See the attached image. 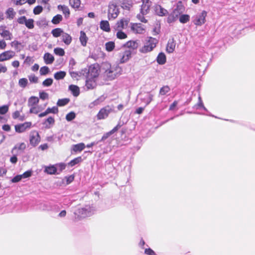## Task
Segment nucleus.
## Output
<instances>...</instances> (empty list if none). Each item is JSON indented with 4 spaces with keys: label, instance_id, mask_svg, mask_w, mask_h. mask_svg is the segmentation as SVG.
<instances>
[{
    "label": "nucleus",
    "instance_id": "69168bd1",
    "mask_svg": "<svg viewBox=\"0 0 255 255\" xmlns=\"http://www.w3.org/2000/svg\"><path fill=\"white\" fill-rule=\"evenodd\" d=\"M7 70V69L5 66L1 64H0V74L1 73H5L6 72Z\"/></svg>",
    "mask_w": 255,
    "mask_h": 255
},
{
    "label": "nucleus",
    "instance_id": "423d86ee",
    "mask_svg": "<svg viewBox=\"0 0 255 255\" xmlns=\"http://www.w3.org/2000/svg\"><path fill=\"white\" fill-rule=\"evenodd\" d=\"M120 63L127 62L131 58V52L129 50L121 51L117 54Z\"/></svg>",
    "mask_w": 255,
    "mask_h": 255
},
{
    "label": "nucleus",
    "instance_id": "6e6d98bb",
    "mask_svg": "<svg viewBox=\"0 0 255 255\" xmlns=\"http://www.w3.org/2000/svg\"><path fill=\"white\" fill-rule=\"evenodd\" d=\"M43 10V7L42 6L37 5L33 9V13L37 15L40 14Z\"/></svg>",
    "mask_w": 255,
    "mask_h": 255
},
{
    "label": "nucleus",
    "instance_id": "0eeeda50",
    "mask_svg": "<svg viewBox=\"0 0 255 255\" xmlns=\"http://www.w3.org/2000/svg\"><path fill=\"white\" fill-rule=\"evenodd\" d=\"M90 212V207L88 209H86L85 208H81L78 209L74 213L75 215L74 219L75 221H77V220H80L82 218L85 217Z\"/></svg>",
    "mask_w": 255,
    "mask_h": 255
},
{
    "label": "nucleus",
    "instance_id": "49530a36",
    "mask_svg": "<svg viewBox=\"0 0 255 255\" xmlns=\"http://www.w3.org/2000/svg\"><path fill=\"white\" fill-rule=\"evenodd\" d=\"M54 53L60 56H63L65 54V51L63 49L61 48H56L54 49Z\"/></svg>",
    "mask_w": 255,
    "mask_h": 255
},
{
    "label": "nucleus",
    "instance_id": "473e14b6",
    "mask_svg": "<svg viewBox=\"0 0 255 255\" xmlns=\"http://www.w3.org/2000/svg\"><path fill=\"white\" fill-rule=\"evenodd\" d=\"M66 73L65 71H60L55 73L54 75V78L57 80L63 79L66 76Z\"/></svg>",
    "mask_w": 255,
    "mask_h": 255
},
{
    "label": "nucleus",
    "instance_id": "e2e57ef3",
    "mask_svg": "<svg viewBox=\"0 0 255 255\" xmlns=\"http://www.w3.org/2000/svg\"><path fill=\"white\" fill-rule=\"evenodd\" d=\"M31 175V171H26L24 172L21 175L22 176V178H28Z\"/></svg>",
    "mask_w": 255,
    "mask_h": 255
},
{
    "label": "nucleus",
    "instance_id": "ea45409f",
    "mask_svg": "<svg viewBox=\"0 0 255 255\" xmlns=\"http://www.w3.org/2000/svg\"><path fill=\"white\" fill-rule=\"evenodd\" d=\"M70 102V99L68 98H64L59 99L57 102L58 106L62 107L66 105Z\"/></svg>",
    "mask_w": 255,
    "mask_h": 255
},
{
    "label": "nucleus",
    "instance_id": "864d4df0",
    "mask_svg": "<svg viewBox=\"0 0 255 255\" xmlns=\"http://www.w3.org/2000/svg\"><path fill=\"white\" fill-rule=\"evenodd\" d=\"M28 79L30 83H37L38 78L34 74H31L28 76Z\"/></svg>",
    "mask_w": 255,
    "mask_h": 255
},
{
    "label": "nucleus",
    "instance_id": "9d476101",
    "mask_svg": "<svg viewBox=\"0 0 255 255\" xmlns=\"http://www.w3.org/2000/svg\"><path fill=\"white\" fill-rule=\"evenodd\" d=\"M0 35L6 40H10L12 38V33L6 29L5 25H0Z\"/></svg>",
    "mask_w": 255,
    "mask_h": 255
},
{
    "label": "nucleus",
    "instance_id": "6e6552de",
    "mask_svg": "<svg viewBox=\"0 0 255 255\" xmlns=\"http://www.w3.org/2000/svg\"><path fill=\"white\" fill-rule=\"evenodd\" d=\"M31 127L32 123L31 122H26L22 124L16 125L14 126V128L16 132L22 133L30 128Z\"/></svg>",
    "mask_w": 255,
    "mask_h": 255
},
{
    "label": "nucleus",
    "instance_id": "a19ab883",
    "mask_svg": "<svg viewBox=\"0 0 255 255\" xmlns=\"http://www.w3.org/2000/svg\"><path fill=\"white\" fill-rule=\"evenodd\" d=\"M116 36L118 39H125L127 38L128 35L124 32L122 31V30H118L116 34Z\"/></svg>",
    "mask_w": 255,
    "mask_h": 255
},
{
    "label": "nucleus",
    "instance_id": "c03bdc74",
    "mask_svg": "<svg viewBox=\"0 0 255 255\" xmlns=\"http://www.w3.org/2000/svg\"><path fill=\"white\" fill-rule=\"evenodd\" d=\"M41 111V109L36 105L30 107L29 113L31 114H37Z\"/></svg>",
    "mask_w": 255,
    "mask_h": 255
},
{
    "label": "nucleus",
    "instance_id": "37998d69",
    "mask_svg": "<svg viewBox=\"0 0 255 255\" xmlns=\"http://www.w3.org/2000/svg\"><path fill=\"white\" fill-rule=\"evenodd\" d=\"M95 85V82L93 80L89 79L86 81V86L88 89H93Z\"/></svg>",
    "mask_w": 255,
    "mask_h": 255
},
{
    "label": "nucleus",
    "instance_id": "09e8293b",
    "mask_svg": "<svg viewBox=\"0 0 255 255\" xmlns=\"http://www.w3.org/2000/svg\"><path fill=\"white\" fill-rule=\"evenodd\" d=\"M50 72L49 69L47 66H43L40 69V74L41 75H45Z\"/></svg>",
    "mask_w": 255,
    "mask_h": 255
},
{
    "label": "nucleus",
    "instance_id": "4c0bfd02",
    "mask_svg": "<svg viewBox=\"0 0 255 255\" xmlns=\"http://www.w3.org/2000/svg\"><path fill=\"white\" fill-rule=\"evenodd\" d=\"M62 19L63 17L61 14H57L53 17L51 22L54 24H58L62 20Z\"/></svg>",
    "mask_w": 255,
    "mask_h": 255
},
{
    "label": "nucleus",
    "instance_id": "a211bd4d",
    "mask_svg": "<svg viewBox=\"0 0 255 255\" xmlns=\"http://www.w3.org/2000/svg\"><path fill=\"white\" fill-rule=\"evenodd\" d=\"M100 28L104 31L110 32L111 28L110 24L107 20H102L100 24Z\"/></svg>",
    "mask_w": 255,
    "mask_h": 255
},
{
    "label": "nucleus",
    "instance_id": "c85d7f7f",
    "mask_svg": "<svg viewBox=\"0 0 255 255\" xmlns=\"http://www.w3.org/2000/svg\"><path fill=\"white\" fill-rule=\"evenodd\" d=\"M115 47V43L114 41H109L105 43V49L109 52L113 51Z\"/></svg>",
    "mask_w": 255,
    "mask_h": 255
},
{
    "label": "nucleus",
    "instance_id": "a878e982",
    "mask_svg": "<svg viewBox=\"0 0 255 255\" xmlns=\"http://www.w3.org/2000/svg\"><path fill=\"white\" fill-rule=\"evenodd\" d=\"M156 12L157 14L160 16H163L168 14L167 10L160 5L156 6Z\"/></svg>",
    "mask_w": 255,
    "mask_h": 255
},
{
    "label": "nucleus",
    "instance_id": "2eb2a0df",
    "mask_svg": "<svg viewBox=\"0 0 255 255\" xmlns=\"http://www.w3.org/2000/svg\"><path fill=\"white\" fill-rule=\"evenodd\" d=\"M88 73L91 78H95L97 77L99 75V67L98 65H91L90 66Z\"/></svg>",
    "mask_w": 255,
    "mask_h": 255
},
{
    "label": "nucleus",
    "instance_id": "f3484780",
    "mask_svg": "<svg viewBox=\"0 0 255 255\" xmlns=\"http://www.w3.org/2000/svg\"><path fill=\"white\" fill-rule=\"evenodd\" d=\"M123 46L135 50L138 47V40H129L124 44Z\"/></svg>",
    "mask_w": 255,
    "mask_h": 255
},
{
    "label": "nucleus",
    "instance_id": "052dcab7",
    "mask_svg": "<svg viewBox=\"0 0 255 255\" xmlns=\"http://www.w3.org/2000/svg\"><path fill=\"white\" fill-rule=\"evenodd\" d=\"M144 15H142L141 13L137 14V18L142 22L146 23L147 20L143 16Z\"/></svg>",
    "mask_w": 255,
    "mask_h": 255
},
{
    "label": "nucleus",
    "instance_id": "7c9ffc66",
    "mask_svg": "<svg viewBox=\"0 0 255 255\" xmlns=\"http://www.w3.org/2000/svg\"><path fill=\"white\" fill-rule=\"evenodd\" d=\"M44 172L48 174H55L57 172V168L54 165L47 166L45 168Z\"/></svg>",
    "mask_w": 255,
    "mask_h": 255
},
{
    "label": "nucleus",
    "instance_id": "4d7b16f0",
    "mask_svg": "<svg viewBox=\"0 0 255 255\" xmlns=\"http://www.w3.org/2000/svg\"><path fill=\"white\" fill-rule=\"evenodd\" d=\"M27 19L25 16H22L17 18V22L18 23L23 24L25 23Z\"/></svg>",
    "mask_w": 255,
    "mask_h": 255
},
{
    "label": "nucleus",
    "instance_id": "0e129e2a",
    "mask_svg": "<svg viewBox=\"0 0 255 255\" xmlns=\"http://www.w3.org/2000/svg\"><path fill=\"white\" fill-rule=\"evenodd\" d=\"M6 47V43L4 39L0 40V48L4 49Z\"/></svg>",
    "mask_w": 255,
    "mask_h": 255
},
{
    "label": "nucleus",
    "instance_id": "ddd939ff",
    "mask_svg": "<svg viewBox=\"0 0 255 255\" xmlns=\"http://www.w3.org/2000/svg\"><path fill=\"white\" fill-rule=\"evenodd\" d=\"M207 13L205 10L202 11L200 14L197 15L194 20V23L198 26H200L206 22V17Z\"/></svg>",
    "mask_w": 255,
    "mask_h": 255
},
{
    "label": "nucleus",
    "instance_id": "dca6fc26",
    "mask_svg": "<svg viewBox=\"0 0 255 255\" xmlns=\"http://www.w3.org/2000/svg\"><path fill=\"white\" fill-rule=\"evenodd\" d=\"M175 47L176 42L174 38H172L170 39L167 42L166 47V51L168 53H172L175 50Z\"/></svg>",
    "mask_w": 255,
    "mask_h": 255
},
{
    "label": "nucleus",
    "instance_id": "5701e85b",
    "mask_svg": "<svg viewBox=\"0 0 255 255\" xmlns=\"http://www.w3.org/2000/svg\"><path fill=\"white\" fill-rule=\"evenodd\" d=\"M157 62L160 65H163L166 63V57L164 53L160 52L158 54L157 59Z\"/></svg>",
    "mask_w": 255,
    "mask_h": 255
},
{
    "label": "nucleus",
    "instance_id": "5fc2aeb1",
    "mask_svg": "<svg viewBox=\"0 0 255 255\" xmlns=\"http://www.w3.org/2000/svg\"><path fill=\"white\" fill-rule=\"evenodd\" d=\"M47 110L48 114L50 113L56 114H57L59 112L58 108L56 106L53 107L52 108H48Z\"/></svg>",
    "mask_w": 255,
    "mask_h": 255
},
{
    "label": "nucleus",
    "instance_id": "c9c22d12",
    "mask_svg": "<svg viewBox=\"0 0 255 255\" xmlns=\"http://www.w3.org/2000/svg\"><path fill=\"white\" fill-rule=\"evenodd\" d=\"M69 4L72 7L77 9L81 4L80 0H69Z\"/></svg>",
    "mask_w": 255,
    "mask_h": 255
},
{
    "label": "nucleus",
    "instance_id": "58836bf2",
    "mask_svg": "<svg viewBox=\"0 0 255 255\" xmlns=\"http://www.w3.org/2000/svg\"><path fill=\"white\" fill-rule=\"evenodd\" d=\"M170 91V88L168 86H164L161 87L159 90V95L161 96L165 95Z\"/></svg>",
    "mask_w": 255,
    "mask_h": 255
},
{
    "label": "nucleus",
    "instance_id": "1a4fd4ad",
    "mask_svg": "<svg viewBox=\"0 0 255 255\" xmlns=\"http://www.w3.org/2000/svg\"><path fill=\"white\" fill-rule=\"evenodd\" d=\"M119 11L117 5L114 3H110L109 5L108 9V17L110 19L111 18H116L118 14Z\"/></svg>",
    "mask_w": 255,
    "mask_h": 255
},
{
    "label": "nucleus",
    "instance_id": "13d9d810",
    "mask_svg": "<svg viewBox=\"0 0 255 255\" xmlns=\"http://www.w3.org/2000/svg\"><path fill=\"white\" fill-rule=\"evenodd\" d=\"M39 97L41 99L44 100L45 99H48L49 98V96L47 93L45 92H40L39 93Z\"/></svg>",
    "mask_w": 255,
    "mask_h": 255
},
{
    "label": "nucleus",
    "instance_id": "20e7f679",
    "mask_svg": "<svg viewBox=\"0 0 255 255\" xmlns=\"http://www.w3.org/2000/svg\"><path fill=\"white\" fill-rule=\"evenodd\" d=\"M113 112L112 107L107 105L100 110L97 114L96 117L98 120H104L108 118L109 114Z\"/></svg>",
    "mask_w": 255,
    "mask_h": 255
},
{
    "label": "nucleus",
    "instance_id": "b1692460",
    "mask_svg": "<svg viewBox=\"0 0 255 255\" xmlns=\"http://www.w3.org/2000/svg\"><path fill=\"white\" fill-rule=\"evenodd\" d=\"M128 24V21L124 20L123 19L118 21L116 24L117 29L118 30H122L125 28L126 26Z\"/></svg>",
    "mask_w": 255,
    "mask_h": 255
},
{
    "label": "nucleus",
    "instance_id": "9b49d317",
    "mask_svg": "<svg viewBox=\"0 0 255 255\" xmlns=\"http://www.w3.org/2000/svg\"><path fill=\"white\" fill-rule=\"evenodd\" d=\"M15 54V52L12 50H7L0 53V62L11 59Z\"/></svg>",
    "mask_w": 255,
    "mask_h": 255
},
{
    "label": "nucleus",
    "instance_id": "4468645a",
    "mask_svg": "<svg viewBox=\"0 0 255 255\" xmlns=\"http://www.w3.org/2000/svg\"><path fill=\"white\" fill-rule=\"evenodd\" d=\"M143 3L141 6L140 13L142 15L146 14L148 13L151 6V2L149 0H142Z\"/></svg>",
    "mask_w": 255,
    "mask_h": 255
},
{
    "label": "nucleus",
    "instance_id": "e433bc0d",
    "mask_svg": "<svg viewBox=\"0 0 255 255\" xmlns=\"http://www.w3.org/2000/svg\"><path fill=\"white\" fill-rule=\"evenodd\" d=\"M179 20L181 23H186L190 20V16L188 14H181L179 17Z\"/></svg>",
    "mask_w": 255,
    "mask_h": 255
},
{
    "label": "nucleus",
    "instance_id": "4be33fe9",
    "mask_svg": "<svg viewBox=\"0 0 255 255\" xmlns=\"http://www.w3.org/2000/svg\"><path fill=\"white\" fill-rule=\"evenodd\" d=\"M79 39L81 45L83 46H86L87 45V41L88 40V38L85 32L83 31H81L80 32Z\"/></svg>",
    "mask_w": 255,
    "mask_h": 255
},
{
    "label": "nucleus",
    "instance_id": "bf43d9fd",
    "mask_svg": "<svg viewBox=\"0 0 255 255\" xmlns=\"http://www.w3.org/2000/svg\"><path fill=\"white\" fill-rule=\"evenodd\" d=\"M144 253L147 255H156L155 253L150 248L146 249Z\"/></svg>",
    "mask_w": 255,
    "mask_h": 255
},
{
    "label": "nucleus",
    "instance_id": "f704fd0d",
    "mask_svg": "<svg viewBox=\"0 0 255 255\" xmlns=\"http://www.w3.org/2000/svg\"><path fill=\"white\" fill-rule=\"evenodd\" d=\"M132 0H123L122 6L125 8L129 9L132 5Z\"/></svg>",
    "mask_w": 255,
    "mask_h": 255
},
{
    "label": "nucleus",
    "instance_id": "aec40b11",
    "mask_svg": "<svg viewBox=\"0 0 255 255\" xmlns=\"http://www.w3.org/2000/svg\"><path fill=\"white\" fill-rule=\"evenodd\" d=\"M43 59L46 64H51L54 61V56L49 53H46L44 55Z\"/></svg>",
    "mask_w": 255,
    "mask_h": 255
},
{
    "label": "nucleus",
    "instance_id": "f257e3e1",
    "mask_svg": "<svg viewBox=\"0 0 255 255\" xmlns=\"http://www.w3.org/2000/svg\"><path fill=\"white\" fill-rule=\"evenodd\" d=\"M119 68L112 66L109 63H105L103 65L102 76L104 79L108 81H112L120 75L118 72Z\"/></svg>",
    "mask_w": 255,
    "mask_h": 255
},
{
    "label": "nucleus",
    "instance_id": "39448f33",
    "mask_svg": "<svg viewBox=\"0 0 255 255\" xmlns=\"http://www.w3.org/2000/svg\"><path fill=\"white\" fill-rule=\"evenodd\" d=\"M41 141L39 132L36 130H33L29 133V143L33 147L37 146Z\"/></svg>",
    "mask_w": 255,
    "mask_h": 255
},
{
    "label": "nucleus",
    "instance_id": "bb28decb",
    "mask_svg": "<svg viewBox=\"0 0 255 255\" xmlns=\"http://www.w3.org/2000/svg\"><path fill=\"white\" fill-rule=\"evenodd\" d=\"M58 9L63 12V13L65 15V17L69 16L70 12L67 6L65 5H58Z\"/></svg>",
    "mask_w": 255,
    "mask_h": 255
},
{
    "label": "nucleus",
    "instance_id": "a18cd8bd",
    "mask_svg": "<svg viewBox=\"0 0 255 255\" xmlns=\"http://www.w3.org/2000/svg\"><path fill=\"white\" fill-rule=\"evenodd\" d=\"M25 25L28 29H32L34 28V20L32 18L27 19L25 23Z\"/></svg>",
    "mask_w": 255,
    "mask_h": 255
},
{
    "label": "nucleus",
    "instance_id": "de8ad7c7",
    "mask_svg": "<svg viewBox=\"0 0 255 255\" xmlns=\"http://www.w3.org/2000/svg\"><path fill=\"white\" fill-rule=\"evenodd\" d=\"M53 79L51 78H47L42 82V85L44 87H49L53 83Z\"/></svg>",
    "mask_w": 255,
    "mask_h": 255
},
{
    "label": "nucleus",
    "instance_id": "393cba45",
    "mask_svg": "<svg viewBox=\"0 0 255 255\" xmlns=\"http://www.w3.org/2000/svg\"><path fill=\"white\" fill-rule=\"evenodd\" d=\"M62 41L66 45H69L72 41V37L70 34L64 32L62 35Z\"/></svg>",
    "mask_w": 255,
    "mask_h": 255
},
{
    "label": "nucleus",
    "instance_id": "680f3d73",
    "mask_svg": "<svg viewBox=\"0 0 255 255\" xmlns=\"http://www.w3.org/2000/svg\"><path fill=\"white\" fill-rule=\"evenodd\" d=\"M21 179H22V176H21V175H16L15 177H14L11 179V182L13 183L18 182L19 181H20L21 180Z\"/></svg>",
    "mask_w": 255,
    "mask_h": 255
},
{
    "label": "nucleus",
    "instance_id": "8fccbe9b",
    "mask_svg": "<svg viewBox=\"0 0 255 255\" xmlns=\"http://www.w3.org/2000/svg\"><path fill=\"white\" fill-rule=\"evenodd\" d=\"M9 109V106L8 105H3L0 107V114L4 115L7 113Z\"/></svg>",
    "mask_w": 255,
    "mask_h": 255
},
{
    "label": "nucleus",
    "instance_id": "f8f14e48",
    "mask_svg": "<svg viewBox=\"0 0 255 255\" xmlns=\"http://www.w3.org/2000/svg\"><path fill=\"white\" fill-rule=\"evenodd\" d=\"M131 30L136 34H143L145 33L146 28L141 23H133L131 26Z\"/></svg>",
    "mask_w": 255,
    "mask_h": 255
},
{
    "label": "nucleus",
    "instance_id": "338daca9",
    "mask_svg": "<svg viewBox=\"0 0 255 255\" xmlns=\"http://www.w3.org/2000/svg\"><path fill=\"white\" fill-rule=\"evenodd\" d=\"M20 117V112L18 111H16L12 113V117L13 119H17Z\"/></svg>",
    "mask_w": 255,
    "mask_h": 255
},
{
    "label": "nucleus",
    "instance_id": "c756f323",
    "mask_svg": "<svg viewBox=\"0 0 255 255\" xmlns=\"http://www.w3.org/2000/svg\"><path fill=\"white\" fill-rule=\"evenodd\" d=\"M64 32L63 30L60 28H56L51 31V34L54 37H58L61 35L62 36Z\"/></svg>",
    "mask_w": 255,
    "mask_h": 255
},
{
    "label": "nucleus",
    "instance_id": "cd10ccee",
    "mask_svg": "<svg viewBox=\"0 0 255 255\" xmlns=\"http://www.w3.org/2000/svg\"><path fill=\"white\" fill-rule=\"evenodd\" d=\"M69 89L71 91L74 96L77 97L80 94L79 88L77 86L71 85L69 86Z\"/></svg>",
    "mask_w": 255,
    "mask_h": 255
},
{
    "label": "nucleus",
    "instance_id": "603ef678",
    "mask_svg": "<svg viewBox=\"0 0 255 255\" xmlns=\"http://www.w3.org/2000/svg\"><path fill=\"white\" fill-rule=\"evenodd\" d=\"M55 123V119L52 117H49L44 122V124L46 125L47 126V124L49 125H54Z\"/></svg>",
    "mask_w": 255,
    "mask_h": 255
},
{
    "label": "nucleus",
    "instance_id": "774afa93",
    "mask_svg": "<svg viewBox=\"0 0 255 255\" xmlns=\"http://www.w3.org/2000/svg\"><path fill=\"white\" fill-rule=\"evenodd\" d=\"M66 183L67 184L71 183L74 179V176L73 175H70L68 177H66Z\"/></svg>",
    "mask_w": 255,
    "mask_h": 255
},
{
    "label": "nucleus",
    "instance_id": "412c9836",
    "mask_svg": "<svg viewBox=\"0 0 255 255\" xmlns=\"http://www.w3.org/2000/svg\"><path fill=\"white\" fill-rule=\"evenodd\" d=\"M85 148V145L84 143L81 142L76 144H74L72 146V150L76 153L81 152Z\"/></svg>",
    "mask_w": 255,
    "mask_h": 255
},
{
    "label": "nucleus",
    "instance_id": "6ab92c4d",
    "mask_svg": "<svg viewBox=\"0 0 255 255\" xmlns=\"http://www.w3.org/2000/svg\"><path fill=\"white\" fill-rule=\"evenodd\" d=\"M39 100L38 97L35 96L30 97L27 102V105L29 107L36 106L39 103Z\"/></svg>",
    "mask_w": 255,
    "mask_h": 255
},
{
    "label": "nucleus",
    "instance_id": "7ed1b4c3",
    "mask_svg": "<svg viewBox=\"0 0 255 255\" xmlns=\"http://www.w3.org/2000/svg\"><path fill=\"white\" fill-rule=\"evenodd\" d=\"M158 40L152 37H148V40L145 42L144 45L141 47L139 51L142 53H146L151 52L156 47Z\"/></svg>",
    "mask_w": 255,
    "mask_h": 255
},
{
    "label": "nucleus",
    "instance_id": "2f4dec72",
    "mask_svg": "<svg viewBox=\"0 0 255 255\" xmlns=\"http://www.w3.org/2000/svg\"><path fill=\"white\" fill-rule=\"evenodd\" d=\"M5 13L7 18L9 19H13L15 15V12L14 11L13 8L12 7L8 8L6 10Z\"/></svg>",
    "mask_w": 255,
    "mask_h": 255
},
{
    "label": "nucleus",
    "instance_id": "79ce46f5",
    "mask_svg": "<svg viewBox=\"0 0 255 255\" xmlns=\"http://www.w3.org/2000/svg\"><path fill=\"white\" fill-rule=\"evenodd\" d=\"M27 84L28 80L25 78H21L18 81V85L21 88H25L27 86Z\"/></svg>",
    "mask_w": 255,
    "mask_h": 255
},
{
    "label": "nucleus",
    "instance_id": "f03ea898",
    "mask_svg": "<svg viewBox=\"0 0 255 255\" xmlns=\"http://www.w3.org/2000/svg\"><path fill=\"white\" fill-rule=\"evenodd\" d=\"M184 11V6L181 1H179L177 3L176 8L168 15L167 18V22L171 23L175 21Z\"/></svg>",
    "mask_w": 255,
    "mask_h": 255
},
{
    "label": "nucleus",
    "instance_id": "72a5a7b5",
    "mask_svg": "<svg viewBox=\"0 0 255 255\" xmlns=\"http://www.w3.org/2000/svg\"><path fill=\"white\" fill-rule=\"evenodd\" d=\"M82 161V157L81 156H78L76 158H75L73 160H71L68 163V165L71 167L74 166L76 164H77Z\"/></svg>",
    "mask_w": 255,
    "mask_h": 255
},
{
    "label": "nucleus",
    "instance_id": "3c124183",
    "mask_svg": "<svg viewBox=\"0 0 255 255\" xmlns=\"http://www.w3.org/2000/svg\"><path fill=\"white\" fill-rule=\"evenodd\" d=\"M76 115L74 112H71L66 116V119L67 121H71L75 118Z\"/></svg>",
    "mask_w": 255,
    "mask_h": 255
}]
</instances>
